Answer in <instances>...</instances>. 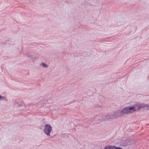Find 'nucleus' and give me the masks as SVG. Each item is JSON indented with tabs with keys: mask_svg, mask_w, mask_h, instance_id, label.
<instances>
[{
	"mask_svg": "<svg viewBox=\"0 0 149 149\" xmlns=\"http://www.w3.org/2000/svg\"><path fill=\"white\" fill-rule=\"evenodd\" d=\"M132 105L133 107H134V111H138L140 109L145 107H149V105L148 104H145L144 103H141L140 102H138L135 103Z\"/></svg>",
	"mask_w": 149,
	"mask_h": 149,
	"instance_id": "nucleus-1",
	"label": "nucleus"
},
{
	"mask_svg": "<svg viewBox=\"0 0 149 149\" xmlns=\"http://www.w3.org/2000/svg\"><path fill=\"white\" fill-rule=\"evenodd\" d=\"M45 127L44 130V132L48 136H50V133L52 131V126L49 124H46L45 125Z\"/></svg>",
	"mask_w": 149,
	"mask_h": 149,
	"instance_id": "nucleus-2",
	"label": "nucleus"
},
{
	"mask_svg": "<svg viewBox=\"0 0 149 149\" xmlns=\"http://www.w3.org/2000/svg\"><path fill=\"white\" fill-rule=\"evenodd\" d=\"M133 140L132 139L128 140L126 141H125L123 143L124 146H128V147H129V146H130L132 145H133L134 143L132 141Z\"/></svg>",
	"mask_w": 149,
	"mask_h": 149,
	"instance_id": "nucleus-3",
	"label": "nucleus"
},
{
	"mask_svg": "<svg viewBox=\"0 0 149 149\" xmlns=\"http://www.w3.org/2000/svg\"><path fill=\"white\" fill-rule=\"evenodd\" d=\"M111 115H107L106 116H103L102 117L101 119H100L99 121L100 122H102V121H105L111 118H109V117L111 116Z\"/></svg>",
	"mask_w": 149,
	"mask_h": 149,
	"instance_id": "nucleus-4",
	"label": "nucleus"
},
{
	"mask_svg": "<svg viewBox=\"0 0 149 149\" xmlns=\"http://www.w3.org/2000/svg\"><path fill=\"white\" fill-rule=\"evenodd\" d=\"M118 112H116L113 114L111 115L109 118H111V119H114L115 118H118L120 116Z\"/></svg>",
	"mask_w": 149,
	"mask_h": 149,
	"instance_id": "nucleus-5",
	"label": "nucleus"
},
{
	"mask_svg": "<svg viewBox=\"0 0 149 149\" xmlns=\"http://www.w3.org/2000/svg\"><path fill=\"white\" fill-rule=\"evenodd\" d=\"M129 111L128 107H124L122 109L121 111L122 113L125 114L129 113Z\"/></svg>",
	"mask_w": 149,
	"mask_h": 149,
	"instance_id": "nucleus-6",
	"label": "nucleus"
},
{
	"mask_svg": "<svg viewBox=\"0 0 149 149\" xmlns=\"http://www.w3.org/2000/svg\"><path fill=\"white\" fill-rule=\"evenodd\" d=\"M128 107L129 111V113H133L135 111H134V107H133L132 105V106H129Z\"/></svg>",
	"mask_w": 149,
	"mask_h": 149,
	"instance_id": "nucleus-7",
	"label": "nucleus"
},
{
	"mask_svg": "<svg viewBox=\"0 0 149 149\" xmlns=\"http://www.w3.org/2000/svg\"><path fill=\"white\" fill-rule=\"evenodd\" d=\"M23 102L22 101H18L17 104V107H18V106L21 107L22 105Z\"/></svg>",
	"mask_w": 149,
	"mask_h": 149,
	"instance_id": "nucleus-8",
	"label": "nucleus"
},
{
	"mask_svg": "<svg viewBox=\"0 0 149 149\" xmlns=\"http://www.w3.org/2000/svg\"><path fill=\"white\" fill-rule=\"evenodd\" d=\"M6 99L5 96H2L0 95V100H6Z\"/></svg>",
	"mask_w": 149,
	"mask_h": 149,
	"instance_id": "nucleus-9",
	"label": "nucleus"
},
{
	"mask_svg": "<svg viewBox=\"0 0 149 149\" xmlns=\"http://www.w3.org/2000/svg\"><path fill=\"white\" fill-rule=\"evenodd\" d=\"M42 66L44 68H47L48 67V65L43 63H42Z\"/></svg>",
	"mask_w": 149,
	"mask_h": 149,
	"instance_id": "nucleus-10",
	"label": "nucleus"
},
{
	"mask_svg": "<svg viewBox=\"0 0 149 149\" xmlns=\"http://www.w3.org/2000/svg\"><path fill=\"white\" fill-rule=\"evenodd\" d=\"M7 41V40H6V41ZM7 43V42H6L5 43H3V45H5V44H6Z\"/></svg>",
	"mask_w": 149,
	"mask_h": 149,
	"instance_id": "nucleus-11",
	"label": "nucleus"
},
{
	"mask_svg": "<svg viewBox=\"0 0 149 149\" xmlns=\"http://www.w3.org/2000/svg\"><path fill=\"white\" fill-rule=\"evenodd\" d=\"M147 109L148 110L149 109H148V108H147Z\"/></svg>",
	"mask_w": 149,
	"mask_h": 149,
	"instance_id": "nucleus-12",
	"label": "nucleus"
}]
</instances>
